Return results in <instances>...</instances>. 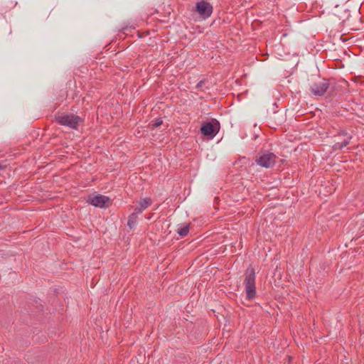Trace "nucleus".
<instances>
[{
	"mask_svg": "<svg viewBox=\"0 0 364 364\" xmlns=\"http://www.w3.org/2000/svg\"><path fill=\"white\" fill-rule=\"evenodd\" d=\"M55 122L61 126L76 130L78 129L80 124L83 122V119L74 114L62 113L55 115Z\"/></svg>",
	"mask_w": 364,
	"mask_h": 364,
	"instance_id": "nucleus-1",
	"label": "nucleus"
},
{
	"mask_svg": "<svg viewBox=\"0 0 364 364\" xmlns=\"http://www.w3.org/2000/svg\"><path fill=\"white\" fill-rule=\"evenodd\" d=\"M244 285L246 292L247 299L252 300L255 298L256 287H255V272L253 268H247L245 272Z\"/></svg>",
	"mask_w": 364,
	"mask_h": 364,
	"instance_id": "nucleus-2",
	"label": "nucleus"
},
{
	"mask_svg": "<svg viewBox=\"0 0 364 364\" xmlns=\"http://www.w3.org/2000/svg\"><path fill=\"white\" fill-rule=\"evenodd\" d=\"M220 129V124L216 119L203 123L200 127V132L208 139H213Z\"/></svg>",
	"mask_w": 364,
	"mask_h": 364,
	"instance_id": "nucleus-3",
	"label": "nucleus"
},
{
	"mask_svg": "<svg viewBox=\"0 0 364 364\" xmlns=\"http://www.w3.org/2000/svg\"><path fill=\"white\" fill-rule=\"evenodd\" d=\"M277 156L272 152H262L255 159L257 165L264 168H270L275 164Z\"/></svg>",
	"mask_w": 364,
	"mask_h": 364,
	"instance_id": "nucleus-4",
	"label": "nucleus"
},
{
	"mask_svg": "<svg viewBox=\"0 0 364 364\" xmlns=\"http://www.w3.org/2000/svg\"><path fill=\"white\" fill-rule=\"evenodd\" d=\"M87 202L95 207L100 208H106L111 205L110 198L101 194L90 195L87 197Z\"/></svg>",
	"mask_w": 364,
	"mask_h": 364,
	"instance_id": "nucleus-5",
	"label": "nucleus"
},
{
	"mask_svg": "<svg viewBox=\"0 0 364 364\" xmlns=\"http://www.w3.org/2000/svg\"><path fill=\"white\" fill-rule=\"evenodd\" d=\"M196 11L203 19L209 18L213 13V6L210 3L202 0L196 4Z\"/></svg>",
	"mask_w": 364,
	"mask_h": 364,
	"instance_id": "nucleus-6",
	"label": "nucleus"
},
{
	"mask_svg": "<svg viewBox=\"0 0 364 364\" xmlns=\"http://www.w3.org/2000/svg\"><path fill=\"white\" fill-rule=\"evenodd\" d=\"M328 87V81L326 79H322L313 83L310 90L314 95L321 96L327 91Z\"/></svg>",
	"mask_w": 364,
	"mask_h": 364,
	"instance_id": "nucleus-7",
	"label": "nucleus"
},
{
	"mask_svg": "<svg viewBox=\"0 0 364 364\" xmlns=\"http://www.w3.org/2000/svg\"><path fill=\"white\" fill-rule=\"evenodd\" d=\"M152 204L151 198L146 197L141 199L138 202V206L134 209L136 213H141L145 209Z\"/></svg>",
	"mask_w": 364,
	"mask_h": 364,
	"instance_id": "nucleus-8",
	"label": "nucleus"
},
{
	"mask_svg": "<svg viewBox=\"0 0 364 364\" xmlns=\"http://www.w3.org/2000/svg\"><path fill=\"white\" fill-rule=\"evenodd\" d=\"M139 214V213H136V211L134 210V211L129 215L127 221V225L129 228V229L132 230L135 227Z\"/></svg>",
	"mask_w": 364,
	"mask_h": 364,
	"instance_id": "nucleus-9",
	"label": "nucleus"
},
{
	"mask_svg": "<svg viewBox=\"0 0 364 364\" xmlns=\"http://www.w3.org/2000/svg\"><path fill=\"white\" fill-rule=\"evenodd\" d=\"M350 139H351V136H349L346 139H344L342 142L335 143L333 146V149L336 151V150H340V149H343V147H345L348 144H349Z\"/></svg>",
	"mask_w": 364,
	"mask_h": 364,
	"instance_id": "nucleus-10",
	"label": "nucleus"
},
{
	"mask_svg": "<svg viewBox=\"0 0 364 364\" xmlns=\"http://www.w3.org/2000/svg\"><path fill=\"white\" fill-rule=\"evenodd\" d=\"M163 124V120L161 117L155 119L154 120H152L149 124V128L151 129H154L155 128H157L160 127Z\"/></svg>",
	"mask_w": 364,
	"mask_h": 364,
	"instance_id": "nucleus-11",
	"label": "nucleus"
},
{
	"mask_svg": "<svg viewBox=\"0 0 364 364\" xmlns=\"http://www.w3.org/2000/svg\"><path fill=\"white\" fill-rule=\"evenodd\" d=\"M178 234L181 237L186 236L189 232V225H185L183 227H181L177 230Z\"/></svg>",
	"mask_w": 364,
	"mask_h": 364,
	"instance_id": "nucleus-12",
	"label": "nucleus"
},
{
	"mask_svg": "<svg viewBox=\"0 0 364 364\" xmlns=\"http://www.w3.org/2000/svg\"><path fill=\"white\" fill-rule=\"evenodd\" d=\"M242 242L240 241L236 242L235 243V245L231 247V250H230L231 253H235V250H232L233 247L235 250L238 249L240 250L242 249Z\"/></svg>",
	"mask_w": 364,
	"mask_h": 364,
	"instance_id": "nucleus-13",
	"label": "nucleus"
},
{
	"mask_svg": "<svg viewBox=\"0 0 364 364\" xmlns=\"http://www.w3.org/2000/svg\"><path fill=\"white\" fill-rule=\"evenodd\" d=\"M205 80H200V81L197 83V85H196V90H200L202 88V87L203 86V85L205 84Z\"/></svg>",
	"mask_w": 364,
	"mask_h": 364,
	"instance_id": "nucleus-14",
	"label": "nucleus"
},
{
	"mask_svg": "<svg viewBox=\"0 0 364 364\" xmlns=\"http://www.w3.org/2000/svg\"><path fill=\"white\" fill-rule=\"evenodd\" d=\"M132 29H134V28L132 27H129V26H126V27H124L122 28L119 32L122 33L123 34H127V31H131Z\"/></svg>",
	"mask_w": 364,
	"mask_h": 364,
	"instance_id": "nucleus-15",
	"label": "nucleus"
},
{
	"mask_svg": "<svg viewBox=\"0 0 364 364\" xmlns=\"http://www.w3.org/2000/svg\"><path fill=\"white\" fill-rule=\"evenodd\" d=\"M6 168V166H3L0 164V170H3Z\"/></svg>",
	"mask_w": 364,
	"mask_h": 364,
	"instance_id": "nucleus-16",
	"label": "nucleus"
}]
</instances>
